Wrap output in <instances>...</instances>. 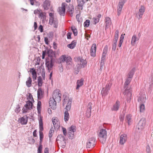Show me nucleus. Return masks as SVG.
I'll return each instance as SVG.
<instances>
[{
  "mask_svg": "<svg viewBox=\"0 0 153 153\" xmlns=\"http://www.w3.org/2000/svg\"><path fill=\"white\" fill-rule=\"evenodd\" d=\"M105 135V129H102L100 130L99 133V139L100 142L103 144L105 143L104 136Z\"/></svg>",
  "mask_w": 153,
  "mask_h": 153,
  "instance_id": "obj_7",
  "label": "nucleus"
},
{
  "mask_svg": "<svg viewBox=\"0 0 153 153\" xmlns=\"http://www.w3.org/2000/svg\"><path fill=\"white\" fill-rule=\"evenodd\" d=\"M76 18L79 23H81L82 21V19L80 17L79 14H77L76 16Z\"/></svg>",
  "mask_w": 153,
  "mask_h": 153,
  "instance_id": "obj_43",
  "label": "nucleus"
},
{
  "mask_svg": "<svg viewBox=\"0 0 153 153\" xmlns=\"http://www.w3.org/2000/svg\"><path fill=\"white\" fill-rule=\"evenodd\" d=\"M26 103L24 105V107H28V110H31L33 109V102L30 100H28L26 102Z\"/></svg>",
  "mask_w": 153,
  "mask_h": 153,
  "instance_id": "obj_21",
  "label": "nucleus"
},
{
  "mask_svg": "<svg viewBox=\"0 0 153 153\" xmlns=\"http://www.w3.org/2000/svg\"><path fill=\"white\" fill-rule=\"evenodd\" d=\"M67 13L69 14L70 15V16L71 17H72L73 16L74 10H68Z\"/></svg>",
  "mask_w": 153,
  "mask_h": 153,
  "instance_id": "obj_60",
  "label": "nucleus"
},
{
  "mask_svg": "<svg viewBox=\"0 0 153 153\" xmlns=\"http://www.w3.org/2000/svg\"><path fill=\"white\" fill-rule=\"evenodd\" d=\"M59 90L56 89L53 91L52 95L53 100H55L58 102H59L61 100V94L60 93Z\"/></svg>",
  "mask_w": 153,
  "mask_h": 153,
  "instance_id": "obj_5",
  "label": "nucleus"
},
{
  "mask_svg": "<svg viewBox=\"0 0 153 153\" xmlns=\"http://www.w3.org/2000/svg\"><path fill=\"white\" fill-rule=\"evenodd\" d=\"M91 113V110H87L86 116L88 118H89L90 117Z\"/></svg>",
  "mask_w": 153,
  "mask_h": 153,
  "instance_id": "obj_48",
  "label": "nucleus"
},
{
  "mask_svg": "<svg viewBox=\"0 0 153 153\" xmlns=\"http://www.w3.org/2000/svg\"><path fill=\"white\" fill-rule=\"evenodd\" d=\"M96 139L94 137L89 138L86 143V147L88 148H93L96 144Z\"/></svg>",
  "mask_w": 153,
  "mask_h": 153,
  "instance_id": "obj_6",
  "label": "nucleus"
},
{
  "mask_svg": "<svg viewBox=\"0 0 153 153\" xmlns=\"http://www.w3.org/2000/svg\"><path fill=\"white\" fill-rule=\"evenodd\" d=\"M46 50H47V51H46V54H47L48 56L49 57H50V58H56V55L55 53V52H54L52 49H48V47H46Z\"/></svg>",
  "mask_w": 153,
  "mask_h": 153,
  "instance_id": "obj_9",
  "label": "nucleus"
},
{
  "mask_svg": "<svg viewBox=\"0 0 153 153\" xmlns=\"http://www.w3.org/2000/svg\"><path fill=\"white\" fill-rule=\"evenodd\" d=\"M56 101L55 100H53L52 98H50L49 103L50 107L53 110L55 109L56 108Z\"/></svg>",
  "mask_w": 153,
  "mask_h": 153,
  "instance_id": "obj_12",
  "label": "nucleus"
},
{
  "mask_svg": "<svg viewBox=\"0 0 153 153\" xmlns=\"http://www.w3.org/2000/svg\"><path fill=\"white\" fill-rule=\"evenodd\" d=\"M139 38L137 37L135 35H134L132 36L131 40V44L132 45H134L135 44L136 42L138 41Z\"/></svg>",
  "mask_w": 153,
  "mask_h": 153,
  "instance_id": "obj_30",
  "label": "nucleus"
},
{
  "mask_svg": "<svg viewBox=\"0 0 153 153\" xmlns=\"http://www.w3.org/2000/svg\"><path fill=\"white\" fill-rule=\"evenodd\" d=\"M105 47L104 48L103 51L100 63V70L101 71L102 69H103V68L105 67L104 65L105 64Z\"/></svg>",
  "mask_w": 153,
  "mask_h": 153,
  "instance_id": "obj_10",
  "label": "nucleus"
},
{
  "mask_svg": "<svg viewBox=\"0 0 153 153\" xmlns=\"http://www.w3.org/2000/svg\"><path fill=\"white\" fill-rule=\"evenodd\" d=\"M96 49V45L95 44H93L91 46L90 51V54L91 56L94 57L95 56Z\"/></svg>",
  "mask_w": 153,
  "mask_h": 153,
  "instance_id": "obj_16",
  "label": "nucleus"
},
{
  "mask_svg": "<svg viewBox=\"0 0 153 153\" xmlns=\"http://www.w3.org/2000/svg\"><path fill=\"white\" fill-rule=\"evenodd\" d=\"M46 54V50L43 51L42 55V59H45V56Z\"/></svg>",
  "mask_w": 153,
  "mask_h": 153,
  "instance_id": "obj_57",
  "label": "nucleus"
},
{
  "mask_svg": "<svg viewBox=\"0 0 153 153\" xmlns=\"http://www.w3.org/2000/svg\"><path fill=\"white\" fill-rule=\"evenodd\" d=\"M58 12L61 16H64L65 14V10H59Z\"/></svg>",
  "mask_w": 153,
  "mask_h": 153,
  "instance_id": "obj_52",
  "label": "nucleus"
},
{
  "mask_svg": "<svg viewBox=\"0 0 153 153\" xmlns=\"http://www.w3.org/2000/svg\"><path fill=\"white\" fill-rule=\"evenodd\" d=\"M42 10H34V13L36 14V13H37L38 12H39L40 13L39 15V17H42L43 19H45L46 18V16L45 15L46 13H42Z\"/></svg>",
  "mask_w": 153,
  "mask_h": 153,
  "instance_id": "obj_23",
  "label": "nucleus"
},
{
  "mask_svg": "<svg viewBox=\"0 0 153 153\" xmlns=\"http://www.w3.org/2000/svg\"><path fill=\"white\" fill-rule=\"evenodd\" d=\"M146 119L144 118H141L136 126V129L138 130H142L146 125Z\"/></svg>",
  "mask_w": 153,
  "mask_h": 153,
  "instance_id": "obj_8",
  "label": "nucleus"
},
{
  "mask_svg": "<svg viewBox=\"0 0 153 153\" xmlns=\"http://www.w3.org/2000/svg\"><path fill=\"white\" fill-rule=\"evenodd\" d=\"M111 24V19L109 17H106V28L107 27H109Z\"/></svg>",
  "mask_w": 153,
  "mask_h": 153,
  "instance_id": "obj_33",
  "label": "nucleus"
},
{
  "mask_svg": "<svg viewBox=\"0 0 153 153\" xmlns=\"http://www.w3.org/2000/svg\"><path fill=\"white\" fill-rule=\"evenodd\" d=\"M127 139V135L126 134H123L121 135L120 138V144L121 145L124 144L126 141Z\"/></svg>",
  "mask_w": 153,
  "mask_h": 153,
  "instance_id": "obj_14",
  "label": "nucleus"
},
{
  "mask_svg": "<svg viewBox=\"0 0 153 153\" xmlns=\"http://www.w3.org/2000/svg\"><path fill=\"white\" fill-rule=\"evenodd\" d=\"M39 139L43 140L44 138V134L42 131H39Z\"/></svg>",
  "mask_w": 153,
  "mask_h": 153,
  "instance_id": "obj_56",
  "label": "nucleus"
},
{
  "mask_svg": "<svg viewBox=\"0 0 153 153\" xmlns=\"http://www.w3.org/2000/svg\"><path fill=\"white\" fill-rule=\"evenodd\" d=\"M28 107H24L22 109V113H26L28 112Z\"/></svg>",
  "mask_w": 153,
  "mask_h": 153,
  "instance_id": "obj_51",
  "label": "nucleus"
},
{
  "mask_svg": "<svg viewBox=\"0 0 153 153\" xmlns=\"http://www.w3.org/2000/svg\"><path fill=\"white\" fill-rule=\"evenodd\" d=\"M125 35V33L121 34L120 38V41L123 42Z\"/></svg>",
  "mask_w": 153,
  "mask_h": 153,
  "instance_id": "obj_64",
  "label": "nucleus"
},
{
  "mask_svg": "<svg viewBox=\"0 0 153 153\" xmlns=\"http://www.w3.org/2000/svg\"><path fill=\"white\" fill-rule=\"evenodd\" d=\"M28 99L31 100L33 102H34L33 98V97L32 95L30 93L29 94V95L28 97Z\"/></svg>",
  "mask_w": 153,
  "mask_h": 153,
  "instance_id": "obj_58",
  "label": "nucleus"
},
{
  "mask_svg": "<svg viewBox=\"0 0 153 153\" xmlns=\"http://www.w3.org/2000/svg\"><path fill=\"white\" fill-rule=\"evenodd\" d=\"M88 0H77L78 6L79 9L82 10V6L84 4L87 2Z\"/></svg>",
  "mask_w": 153,
  "mask_h": 153,
  "instance_id": "obj_17",
  "label": "nucleus"
},
{
  "mask_svg": "<svg viewBox=\"0 0 153 153\" xmlns=\"http://www.w3.org/2000/svg\"><path fill=\"white\" fill-rule=\"evenodd\" d=\"M76 127L73 125L71 126L68 129V131H70L72 133H74L76 131Z\"/></svg>",
  "mask_w": 153,
  "mask_h": 153,
  "instance_id": "obj_41",
  "label": "nucleus"
},
{
  "mask_svg": "<svg viewBox=\"0 0 153 153\" xmlns=\"http://www.w3.org/2000/svg\"><path fill=\"white\" fill-rule=\"evenodd\" d=\"M52 122L53 124L54 129L58 130L60 127L59 125V119L56 117H53L52 119Z\"/></svg>",
  "mask_w": 153,
  "mask_h": 153,
  "instance_id": "obj_11",
  "label": "nucleus"
},
{
  "mask_svg": "<svg viewBox=\"0 0 153 153\" xmlns=\"http://www.w3.org/2000/svg\"><path fill=\"white\" fill-rule=\"evenodd\" d=\"M146 151L147 153H151L149 146L147 145L146 147Z\"/></svg>",
  "mask_w": 153,
  "mask_h": 153,
  "instance_id": "obj_63",
  "label": "nucleus"
},
{
  "mask_svg": "<svg viewBox=\"0 0 153 153\" xmlns=\"http://www.w3.org/2000/svg\"><path fill=\"white\" fill-rule=\"evenodd\" d=\"M67 6L65 3H62L61 5V10H65V7Z\"/></svg>",
  "mask_w": 153,
  "mask_h": 153,
  "instance_id": "obj_53",
  "label": "nucleus"
},
{
  "mask_svg": "<svg viewBox=\"0 0 153 153\" xmlns=\"http://www.w3.org/2000/svg\"><path fill=\"white\" fill-rule=\"evenodd\" d=\"M20 106L19 105V104L18 105L16 106V109L15 110V111L17 113H18L20 111L21 109H20Z\"/></svg>",
  "mask_w": 153,
  "mask_h": 153,
  "instance_id": "obj_50",
  "label": "nucleus"
},
{
  "mask_svg": "<svg viewBox=\"0 0 153 153\" xmlns=\"http://www.w3.org/2000/svg\"><path fill=\"white\" fill-rule=\"evenodd\" d=\"M30 72L31 73L32 77H37V73L34 68H30Z\"/></svg>",
  "mask_w": 153,
  "mask_h": 153,
  "instance_id": "obj_32",
  "label": "nucleus"
},
{
  "mask_svg": "<svg viewBox=\"0 0 153 153\" xmlns=\"http://www.w3.org/2000/svg\"><path fill=\"white\" fill-rule=\"evenodd\" d=\"M101 94L102 95V98L104 99L105 97V89L103 88L101 92Z\"/></svg>",
  "mask_w": 153,
  "mask_h": 153,
  "instance_id": "obj_46",
  "label": "nucleus"
},
{
  "mask_svg": "<svg viewBox=\"0 0 153 153\" xmlns=\"http://www.w3.org/2000/svg\"><path fill=\"white\" fill-rule=\"evenodd\" d=\"M93 20L94 21V24H96L99 22V19L94 18L93 19Z\"/></svg>",
  "mask_w": 153,
  "mask_h": 153,
  "instance_id": "obj_55",
  "label": "nucleus"
},
{
  "mask_svg": "<svg viewBox=\"0 0 153 153\" xmlns=\"http://www.w3.org/2000/svg\"><path fill=\"white\" fill-rule=\"evenodd\" d=\"M90 24V21L89 20L87 19L85 22L84 23V26L85 27H88Z\"/></svg>",
  "mask_w": 153,
  "mask_h": 153,
  "instance_id": "obj_45",
  "label": "nucleus"
},
{
  "mask_svg": "<svg viewBox=\"0 0 153 153\" xmlns=\"http://www.w3.org/2000/svg\"><path fill=\"white\" fill-rule=\"evenodd\" d=\"M62 129L64 135L65 136H66L67 135V131L66 128L62 127Z\"/></svg>",
  "mask_w": 153,
  "mask_h": 153,
  "instance_id": "obj_59",
  "label": "nucleus"
},
{
  "mask_svg": "<svg viewBox=\"0 0 153 153\" xmlns=\"http://www.w3.org/2000/svg\"><path fill=\"white\" fill-rule=\"evenodd\" d=\"M144 12V10H138L136 13V16L138 19H140L142 17Z\"/></svg>",
  "mask_w": 153,
  "mask_h": 153,
  "instance_id": "obj_25",
  "label": "nucleus"
},
{
  "mask_svg": "<svg viewBox=\"0 0 153 153\" xmlns=\"http://www.w3.org/2000/svg\"><path fill=\"white\" fill-rule=\"evenodd\" d=\"M39 131H42L44 130L43 124L42 120V117H41L39 120Z\"/></svg>",
  "mask_w": 153,
  "mask_h": 153,
  "instance_id": "obj_28",
  "label": "nucleus"
},
{
  "mask_svg": "<svg viewBox=\"0 0 153 153\" xmlns=\"http://www.w3.org/2000/svg\"><path fill=\"white\" fill-rule=\"evenodd\" d=\"M44 91H42L41 88H39L37 91V98L38 100H41L43 97Z\"/></svg>",
  "mask_w": 153,
  "mask_h": 153,
  "instance_id": "obj_15",
  "label": "nucleus"
},
{
  "mask_svg": "<svg viewBox=\"0 0 153 153\" xmlns=\"http://www.w3.org/2000/svg\"><path fill=\"white\" fill-rule=\"evenodd\" d=\"M49 16L50 17L49 20V24L50 25H52L53 24V27L55 28H57L58 25V20L54 18L53 14L52 13H50Z\"/></svg>",
  "mask_w": 153,
  "mask_h": 153,
  "instance_id": "obj_4",
  "label": "nucleus"
},
{
  "mask_svg": "<svg viewBox=\"0 0 153 153\" xmlns=\"http://www.w3.org/2000/svg\"><path fill=\"white\" fill-rule=\"evenodd\" d=\"M38 30L41 32H42L43 31V27L42 25H40L39 27Z\"/></svg>",
  "mask_w": 153,
  "mask_h": 153,
  "instance_id": "obj_61",
  "label": "nucleus"
},
{
  "mask_svg": "<svg viewBox=\"0 0 153 153\" xmlns=\"http://www.w3.org/2000/svg\"><path fill=\"white\" fill-rule=\"evenodd\" d=\"M51 1L49 0H45L43 2V6L44 10H48L50 7Z\"/></svg>",
  "mask_w": 153,
  "mask_h": 153,
  "instance_id": "obj_18",
  "label": "nucleus"
},
{
  "mask_svg": "<svg viewBox=\"0 0 153 153\" xmlns=\"http://www.w3.org/2000/svg\"><path fill=\"white\" fill-rule=\"evenodd\" d=\"M38 85L39 87L42 86L43 83V81L42 77L39 76L38 77Z\"/></svg>",
  "mask_w": 153,
  "mask_h": 153,
  "instance_id": "obj_37",
  "label": "nucleus"
},
{
  "mask_svg": "<svg viewBox=\"0 0 153 153\" xmlns=\"http://www.w3.org/2000/svg\"><path fill=\"white\" fill-rule=\"evenodd\" d=\"M72 100V99L70 98L69 99L68 102L67 103L66 107L65 108V109H66L65 111H67V112H68V111H69L70 110L71 107Z\"/></svg>",
  "mask_w": 153,
  "mask_h": 153,
  "instance_id": "obj_24",
  "label": "nucleus"
},
{
  "mask_svg": "<svg viewBox=\"0 0 153 153\" xmlns=\"http://www.w3.org/2000/svg\"><path fill=\"white\" fill-rule=\"evenodd\" d=\"M53 129V128L52 127L51 129H50V130L49 131V137L50 138V139L52 137V136H53V132H54V131L53 130V129Z\"/></svg>",
  "mask_w": 153,
  "mask_h": 153,
  "instance_id": "obj_47",
  "label": "nucleus"
},
{
  "mask_svg": "<svg viewBox=\"0 0 153 153\" xmlns=\"http://www.w3.org/2000/svg\"><path fill=\"white\" fill-rule=\"evenodd\" d=\"M48 36L50 38H52L53 36V32L52 31L50 32L48 34Z\"/></svg>",
  "mask_w": 153,
  "mask_h": 153,
  "instance_id": "obj_54",
  "label": "nucleus"
},
{
  "mask_svg": "<svg viewBox=\"0 0 153 153\" xmlns=\"http://www.w3.org/2000/svg\"><path fill=\"white\" fill-rule=\"evenodd\" d=\"M42 146H39L38 148L37 153H42Z\"/></svg>",
  "mask_w": 153,
  "mask_h": 153,
  "instance_id": "obj_49",
  "label": "nucleus"
},
{
  "mask_svg": "<svg viewBox=\"0 0 153 153\" xmlns=\"http://www.w3.org/2000/svg\"><path fill=\"white\" fill-rule=\"evenodd\" d=\"M120 102L117 101L115 104L113 105V107L111 108L112 111H117L119 110L120 107Z\"/></svg>",
  "mask_w": 153,
  "mask_h": 153,
  "instance_id": "obj_22",
  "label": "nucleus"
},
{
  "mask_svg": "<svg viewBox=\"0 0 153 153\" xmlns=\"http://www.w3.org/2000/svg\"><path fill=\"white\" fill-rule=\"evenodd\" d=\"M51 60L48 57H46L45 59V65L46 67L47 68L49 72H50V71L51 70V68H53L54 65V63L55 61V59L56 58H50Z\"/></svg>",
  "mask_w": 153,
  "mask_h": 153,
  "instance_id": "obj_3",
  "label": "nucleus"
},
{
  "mask_svg": "<svg viewBox=\"0 0 153 153\" xmlns=\"http://www.w3.org/2000/svg\"><path fill=\"white\" fill-rule=\"evenodd\" d=\"M20 123L22 125H26L27 123V120H26L24 117L19 118Z\"/></svg>",
  "mask_w": 153,
  "mask_h": 153,
  "instance_id": "obj_34",
  "label": "nucleus"
},
{
  "mask_svg": "<svg viewBox=\"0 0 153 153\" xmlns=\"http://www.w3.org/2000/svg\"><path fill=\"white\" fill-rule=\"evenodd\" d=\"M127 0H120L117 6V10H122L124 4L126 2Z\"/></svg>",
  "mask_w": 153,
  "mask_h": 153,
  "instance_id": "obj_26",
  "label": "nucleus"
},
{
  "mask_svg": "<svg viewBox=\"0 0 153 153\" xmlns=\"http://www.w3.org/2000/svg\"><path fill=\"white\" fill-rule=\"evenodd\" d=\"M69 113L67 111H65L64 113V120L66 122L68 121L69 119Z\"/></svg>",
  "mask_w": 153,
  "mask_h": 153,
  "instance_id": "obj_39",
  "label": "nucleus"
},
{
  "mask_svg": "<svg viewBox=\"0 0 153 153\" xmlns=\"http://www.w3.org/2000/svg\"><path fill=\"white\" fill-rule=\"evenodd\" d=\"M72 33L71 32H68L67 34V38L68 39H71V35Z\"/></svg>",
  "mask_w": 153,
  "mask_h": 153,
  "instance_id": "obj_62",
  "label": "nucleus"
},
{
  "mask_svg": "<svg viewBox=\"0 0 153 153\" xmlns=\"http://www.w3.org/2000/svg\"><path fill=\"white\" fill-rule=\"evenodd\" d=\"M71 30H72L75 36H76L77 35V29L74 26H72L71 27Z\"/></svg>",
  "mask_w": 153,
  "mask_h": 153,
  "instance_id": "obj_40",
  "label": "nucleus"
},
{
  "mask_svg": "<svg viewBox=\"0 0 153 153\" xmlns=\"http://www.w3.org/2000/svg\"><path fill=\"white\" fill-rule=\"evenodd\" d=\"M135 70V68H133L130 71L127 75V78L126 79V81L124 83V87L125 88H126L125 92H124V94H127L126 95L127 96V102H130L131 97V90L128 88L127 86L128 85L131 81L132 80V79L133 76L134 74Z\"/></svg>",
  "mask_w": 153,
  "mask_h": 153,
  "instance_id": "obj_1",
  "label": "nucleus"
},
{
  "mask_svg": "<svg viewBox=\"0 0 153 153\" xmlns=\"http://www.w3.org/2000/svg\"><path fill=\"white\" fill-rule=\"evenodd\" d=\"M77 60L79 61L80 62V64L81 65L79 67H78V69H79V68H84L87 64V62L85 60H84L82 58L78 57L77 58Z\"/></svg>",
  "mask_w": 153,
  "mask_h": 153,
  "instance_id": "obj_13",
  "label": "nucleus"
},
{
  "mask_svg": "<svg viewBox=\"0 0 153 153\" xmlns=\"http://www.w3.org/2000/svg\"><path fill=\"white\" fill-rule=\"evenodd\" d=\"M41 102L39 100L38 101L37 104V109L38 110V113L39 114L40 113L41 111Z\"/></svg>",
  "mask_w": 153,
  "mask_h": 153,
  "instance_id": "obj_35",
  "label": "nucleus"
},
{
  "mask_svg": "<svg viewBox=\"0 0 153 153\" xmlns=\"http://www.w3.org/2000/svg\"><path fill=\"white\" fill-rule=\"evenodd\" d=\"M126 122L128 123V125H130L131 122V116L130 114L127 115L126 117Z\"/></svg>",
  "mask_w": 153,
  "mask_h": 153,
  "instance_id": "obj_36",
  "label": "nucleus"
},
{
  "mask_svg": "<svg viewBox=\"0 0 153 153\" xmlns=\"http://www.w3.org/2000/svg\"><path fill=\"white\" fill-rule=\"evenodd\" d=\"M76 41L74 40L71 43L67 45V47L71 49H74L76 46Z\"/></svg>",
  "mask_w": 153,
  "mask_h": 153,
  "instance_id": "obj_29",
  "label": "nucleus"
},
{
  "mask_svg": "<svg viewBox=\"0 0 153 153\" xmlns=\"http://www.w3.org/2000/svg\"><path fill=\"white\" fill-rule=\"evenodd\" d=\"M32 81L31 78L30 77H29L28 79V80L26 82V85L29 88L31 87Z\"/></svg>",
  "mask_w": 153,
  "mask_h": 153,
  "instance_id": "obj_38",
  "label": "nucleus"
},
{
  "mask_svg": "<svg viewBox=\"0 0 153 153\" xmlns=\"http://www.w3.org/2000/svg\"><path fill=\"white\" fill-rule=\"evenodd\" d=\"M146 100V95L145 94L140 95L138 99V101L140 102V104L143 103L145 102Z\"/></svg>",
  "mask_w": 153,
  "mask_h": 153,
  "instance_id": "obj_20",
  "label": "nucleus"
},
{
  "mask_svg": "<svg viewBox=\"0 0 153 153\" xmlns=\"http://www.w3.org/2000/svg\"><path fill=\"white\" fill-rule=\"evenodd\" d=\"M56 140V141H59L62 142L66 141V139L62 135L59 134L58 135Z\"/></svg>",
  "mask_w": 153,
  "mask_h": 153,
  "instance_id": "obj_27",
  "label": "nucleus"
},
{
  "mask_svg": "<svg viewBox=\"0 0 153 153\" xmlns=\"http://www.w3.org/2000/svg\"><path fill=\"white\" fill-rule=\"evenodd\" d=\"M68 136L70 139H73L74 137V133H72L71 132L68 131Z\"/></svg>",
  "mask_w": 153,
  "mask_h": 153,
  "instance_id": "obj_42",
  "label": "nucleus"
},
{
  "mask_svg": "<svg viewBox=\"0 0 153 153\" xmlns=\"http://www.w3.org/2000/svg\"><path fill=\"white\" fill-rule=\"evenodd\" d=\"M84 81V79L82 78H81L80 79H78L77 80L76 87V90H78L80 87L82 86L83 85Z\"/></svg>",
  "mask_w": 153,
  "mask_h": 153,
  "instance_id": "obj_19",
  "label": "nucleus"
},
{
  "mask_svg": "<svg viewBox=\"0 0 153 153\" xmlns=\"http://www.w3.org/2000/svg\"><path fill=\"white\" fill-rule=\"evenodd\" d=\"M72 59L70 56L66 57V55H64L62 56L59 59L57 60V63H61L62 62H66L67 65L72 66V62H71Z\"/></svg>",
  "mask_w": 153,
  "mask_h": 153,
  "instance_id": "obj_2",
  "label": "nucleus"
},
{
  "mask_svg": "<svg viewBox=\"0 0 153 153\" xmlns=\"http://www.w3.org/2000/svg\"><path fill=\"white\" fill-rule=\"evenodd\" d=\"M140 112H143L145 110V107L143 103L140 104Z\"/></svg>",
  "mask_w": 153,
  "mask_h": 153,
  "instance_id": "obj_44",
  "label": "nucleus"
},
{
  "mask_svg": "<svg viewBox=\"0 0 153 153\" xmlns=\"http://www.w3.org/2000/svg\"><path fill=\"white\" fill-rule=\"evenodd\" d=\"M111 81H108L107 85H106V95L108 93V91L110 90L111 86Z\"/></svg>",
  "mask_w": 153,
  "mask_h": 153,
  "instance_id": "obj_31",
  "label": "nucleus"
}]
</instances>
